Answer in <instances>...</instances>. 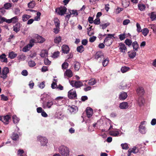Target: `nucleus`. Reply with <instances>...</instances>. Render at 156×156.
Masks as SVG:
<instances>
[{
    "mask_svg": "<svg viewBox=\"0 0 156 156\" xmlns=\"http://www.w3.org/2000/svg\"><path fill=\"white\" fill-rule=\"evenodd\" d=\"M58 151L62 156L69 155L70 151L69 148L64 145H62L59 147Z\"/></svg>",
    "mask_w": 156,
    "mask_h": 156,
    "instance_id": "obj_1",
    "label": "nucleus"
},
{
    "mask_svg": "<svg viewBox=\"0 0 156 156\" xmlns=\"http://www.w3.org/2000/svg\"><path fill=\"white\" fill-rule=\"evenodd\" d=\"M114 34H108L107 36L105 39L104 43L107 46H109L112 42L113 37H114Z\"/></svg>",
    "mask_w": 156,
    "mask_h": 156,
    "instance_id": "obj_2",
    "label": "nucleus"
},
{
    "mask_svg": "<svg viewBox=\"0 0 156 156\" xmlns=\"http://www.w3.org/2000/svg\"><path fill=\"white\" fill-rule=\"evenodd\" d=\"M34 39H32L30 40L29 44L25 46L23 49V51L26 52L29 51L30 48L34 45V43L35 42Z\"/></svg>",
    "mask_w": 156,
    "mask_h": 156,
    "instance_id": "obj_3",
    "label": "nucleus"
},
{
    "mask_svg": "<svg viewBox=\"0 0 156 156\" xmlns=\"http://www.w3.org/2000/svg\"><path fill=\"white\" fill-rule=\"evenodd\" d=\"M67 9L64 6H61L58 9H56V12L61 16L64 15L66 12Z\"/></svg>",
    "mask_w": 156,
    "mask_h": 156,
    "instance_id": "obj_4",
    "label": "nucleus"
},
{
    "mask_svg": "<svg viewBox=\"0 0 156 156\" xmlns=\"http://www.w3.org/2000/svg\"><path fill=\"white\" fill-rule=\"evenodd\" d=\"M68 96L70 99H75L77 96L75 89H73L70 90L68 92Z\"/></svg>",
    "mask_w": 156,
    "mask_h": 156,
    "instance_id": "obj_5",
    "label": "nucleus"
},
{
    "mask_svg": "<svg viewBox=\"0 0 156 156\" xmlns=\"http://www.w3.org/2000/svg\"><path fill=\"white\" fill-rule=\"evenodd\" d=\"M37 140L40 142L41 145L42 146H45L48 143V140L46 138L42 136H38Z\"/></svg>",
    "mask_w": 156,
    "mask_h": 156,
    "instance_id": "obj_6",
    "label": "nucleus"
},
{
    "mask_svg": "<svg viewBox=\"0 0 156 156\" xmlns=\"http://www.w3.org/2000/svg\"><path fill=\"white\" fill-rule=\"evenodd\" d=\"M119 47L120 51L122 53H125L127 51V48L126 46L123 43H119Z\"/></svg>",
    "mask_w": 156,
    "mask_h": 156,
    "instance_id": "obj_7",
    "label": "nucleus"
},
{
    "mask_svg": "<svg viewBox=\"0 0 156 156\" xmlns=\"http://www.w3.org/2000/svg\"><path fill=\"white\" fill-rule=\"evenodd\" d=\"M53 104V102L51 101H48L47 102H44L43 103V107L44 108H50Z\"/></svg>",
    "mask_w": 156,
    "mask_h": 156,
    "instance_id": "obj_8",
    "label": "nucleus"
},
{
    "mask_svg": "<svg viewBox=\"0 0 156 156\" xmlns=\"http://www.w3.org/2000/svg\"><path fill=\"white\" fill-rule=\"evenodd\" d=\"M36 39L37 40H34L35 41V42H38L39 43H42L45 40L41 36H39L38 35H36Z\"/></svg>",
    "mask_w": 156,
    "mask_h": 156,
    "instance_id": "obj_9",
    "label": "nucleus"
},
{
    "mask_svg": "<svg viewBox=\"0 0 156 156\" xmlns=\"http://www.w3.org/2000/svg\"><path fill=\"white\" fill-rule=\"evenodd\" d=\"M127 97V94L125 92H122L119 95V98L120 100H125Z\"/></svg>",
    "mask_w": 156,
    "mask_h": 156,
    "instance_id": "obj_10",
    "label": "nucleus"
},
{
    "mask_svg": "<svg viewBox=\"0 0 156 156\" xmlns=\"http://www.w3.org/2000/svg\"><path fill=\"white\" fill-rule=\"evenodd\" d=\"M86 112L87 116L88 118L91 117L93 114V110L92 109L89 107L87 108L86 110Z\"/></svg>",
    "mask_w": 156,
    "mask_h": 156,
    "instance_id": "obj_11",
    "label": "nucleus"
},
{
    "mask_svg": "<svg viewBox=\"0 0 156 156\" xmlns=\"http://www.w3.org/2000/svg\"><path fill=\"white\" fill-rule=\"evenodd\" d=\"M129 106L127 102H123L121 103L119 105V108L121 109H126Z\"/></svg>",
    "mask_w": 156,
    "mask_h": 156,
    "instance_id": "obj_12",
    "label": "nucleus"
},
{
    "mask_svg": "<svg viewBox=\"0 0 156 156\" xmlns=\"http://www.w3.org/2000/svg\"><path fill=\"white\" fill-rule=\"evenodd\" d=\"M62 50L64 53H68L69 50V47L66 45H63L62 47Z\"/></svg>",
    "mask_w": 156,
    "mask_h": 156,
    "instance_id": "obj_13",
    "label": "nucleus"
},
{
    "mask_svg": "<svg viewBox=\"0 0 156 156\" xmlns=\"http://www.w3.org/2000/svg\"><path fill=\"white\" fill-rule=\"evenodd\" d=\"M99 58L104 59L103 53L100 51L97 52L95 55V58L96 59H98Z\"/></svg>",
    "mask_w": 156,
    "mask_h": 156,
    "instance_id": "obj_14",
    "label": "nucleus"
},
{
    "mask_svg": "<svg viewBox=\"0 0 156 156\" xmlns=\"http://www.w3.org/2000/svg\"><path fill=\"white\" fill-rule=\"evenodd\" d=\"M73 75L72 71L69 69L67 70L64 73V76H66L68 77H71Z\"/></svg>",
    "mask_w": 156,
    "mask_h": 156,
    "instance_id": "obj_15",
    "label": "nucleus"
},
{
    "mask_svg": "<svg viewBox=\"0 0 156 156\" xmlns=\"http://www.w3.org/2000/svg\"><path fill=\"white\" fill-rule=\"evenodd\" d=\"M137 102L139 106H141L144 105L145 101L144 98L140 96Z\"/></svg>",
    "mask_w": 156,
    "mask_h": 156,
    "instance_id": "obj_16",
    "label": "nucleus"
},
{
    "mask_svg": "<svg viewBox=\"0 0 156 156\" xmlns=\"http://www.w3.org/2000/svg\"><path fill=\"white\" fill-rule=\"evenodd\" d=\"M137 94L140 96H142L143 95L144 93V89L142 87H139L136 90Z\"/></svg>",
    "mask_w": 156,
    "mask_h": 156,
    "instance_id": "obj_17",
    "label": "nucleus"
},
{
    "mask_svg": "<svg viewBox=\"0 0 156 156\" xmlns=\"http://www.w3.org/2000/svg\"><path fill=\"white\" fill-rule=\"evenodd\" d=\"M0 59L1 61L2 62L7 63L8 62L7 59L6 58V55L5 54H2L0 55Z\"/></svg>",
    "mask_w": 156,
    "mask_h": 156,
    "instance_id": "obj_18",
    "label": "nucleus"
},
{
    "mask_svg": "<svg viewBox=\"0 0 156 156\" xmlns=\"http://www.w3.org/2000/svg\"><path fill=\"white\" fill-rule=\"evenodd\" d=\"M10 117L9 115H7L3 117V119L2 120L3 122L5 124H7L8 123L9 120L10 119Z\"/></svg>",
    "mask_w": 156,
    "mask_h": 156,
    "instance_id": "obj_19",
    "label": "nucleus"
},
{
    "mask_svg": "<svg viewBox=\"0 0 156 156\" xmlns=\"http://www.w3.org/2000/svg\"><path fill=\"white\" fill-rule=\"evenodd\" d=\"M20 23H16L15 26H13V30L16 33L18 32L20 30Z\"/></svg>",
    "mask_w": 156,
    "mask_h": 156,
    "instance_id": "obj_20",
    "label": "nucleus"
},
{
    "mask_svg": "<svg viewBox=\"0 0 156 156\" xmlns=\"http://www.w3.org/2000/svg\"><path fill=\"white\" fill-rule=\"evenodd\" d=\"M48 52L46 50H42L40 54V56L42 58H46L47 57Z\"/></svg>",
    "mask_w": 156,
    "mask_h": 156,
    "instance_id": "obj_21",
    "label": "nucleus"
},
{
    "mask_svg": "<svg viewBox=\"0 0 156 156\" xmlns=\"http://www.w3.org/2000/svg\"><path fill=\"white\" fill-rule=\"evenodd\" d=\"M80 63L77 62H74V67L76 71H78L80 69Z\"/></svg>",
    "mask_w": 156,
    "mask_h": 156,
    "instance_id": "obj_22",
    "label": "nucleus"
},
{
    "mask_svg": "<svg viewBox=\"0 0 156 156\" xmlns=\"http://www.w3.org/2000/svg\"><path fill=\"white\" fill-rule=\"evenodd\" d=\"M140 132L142 134L146 133V129L145 127L142 125H140L139 127Z\"/></svg>",
    "mask_w": 156,
    "mask_h": 156,
    "instance_id": "obj_23",
    "label": "nucleus"
},
{
    "mask_svg": "<svg viewBox=\"0 0 156 156\" xmlns=\"http://www.w3.org/2000/svg\"><path fill=\"white\" fill-rule=\"evenodd\" d=\"M83 85V83L80 81H75V87L78 88Z\"/></svg>",
    "mask_w": 156,
    "mask_h": 156,
    "instance_id": "obj_24",
    "label": "nucleus"
},
{
    "mask_svg": "<svg viewBox=\"0 0 156 156\" xmlns=\"http://www.w3.org/2000/svg\"><path fill=\"white\" fill-rule=\"evenodd\" d=\"M62 38L59 36L56 37L54 39V42L56 44H59L61 41Z\"/></svg>",
    "mask_w": 156,
    "mask_h": 156,
    "instance_id": "obj_25",
    "label": "nucleus"
},
{
    "mask_svg": "<svg viewBox=\"0 0 156 156\" xmlns=\"http://www.w3.org/2000/svg\"><path fill=\"white\" fill-rule=\"evenodd\" d=\"M132 46L134 50V51H137L139 47V45L137 42L136 41L134 42L132 44Z\"/></svg>",
    "mask_w": 156,
    "mask_h": 156,
    "instance_id": "obj_26",
    "label": "nucleus"
},
{
    "mask_svg": "<svg viewBox=\"0 0 156 156\" xmlns=\"http://www.w3.org/2000/svg\"><path fill=\"white\" fill-rule=\"evenodd\" d=\"M129 57L131 58H134L136 55V52L134 51H130L128 52Z\"/></svg>",
    "mask_w": 156,
    "mask_h": 156,
    "instance_id": "obj_27",
    "label": "nucleus"
},
{
    "mask_svg": "<svg viewBox=\"0 0 156 156\" xmlns=\"http://www.w3.org/2000/svg\"><path fill=\"white\" fill-rule=\"evenodd\" d=\"M76 107L75 106H69L68 110L71 112H73L76 111Z\"/></svg>",
    "mask_w": 156,
    "mask_h": 156,
    "instance_id": "obj_28",
    "label": "nucleus"
},
{
    "mask_svg": "<svg viewBox=\"0 0 156 156\" xmlns=\"http://www.w3.org/2000/svg\"><path fill=\"white\" fill-rule=\"evenodd\" d=\"M11 137L14 140H17L19 138V136L16 133H13Z\"/></svg>",
    "mask_w": 156,
    "mask_h": 156,
    "instance_id": "obj_29",
    "label": "nucleus"
},
{
    "mask_svg": "<svg viewBox=\"0 0 156 156\" xmlns=\"http://www.w3.org/2000/svg\"><path fill=\"white\" fill-rule=\"evenodd\" d=\"M17 56L16 54L13 51H12L9 53V57L11 59H13Z\"/></svg>",
    "mask_w": 156,
    "mask_h": 156,
    "instance_id": "obj_30",
    "label": "nucleus"
},
{
    "mask_svg": "<svg viewBox=\"0 0 156 156\" xmlns=\"http://www.w3.org/2000/svg\"><path fill=\"white\" fill-rule=\"evenodd\" d=\"M150 18L152 21L156 20V12H153L151 13Z\"/></svg>",
    "mask_w": 156,
    "mask_h": 156,
    "instance_id": "obj_31",
    "label": "nucleus"
},
{
    "mask_svg": "<svg viewBox=\"0 0 156 156\" xmlns=\"http://www.w3.org/2000/svg\"><path fill=\"white\" fill-rule=\"evenodd\" d=\"M31 17V16L27 15H24L22 16V20L25 22L27 21L28 19Z\"/></svg>",
    "mask_w": 156,
    "mask_h": 156,
    "instance_id": "obj_32",
    "label": "nucleus"
},
{
    "mask_svg": "<svg viewBox=\"0 0 156 156\" xmlns=\"http://www.w3.org/2000/svg\"><path fill=\"white\" fill-rule=\"evenodd\" d=\"M138 6L139 9H140L141 11H144L146 7L145 5L142 4H139L138 5Z\"/></svg>",
    "mask_w": 156,
    "mask_h": 156,
    "instance_id": "obj_33",
    "label": "nucleus"
},
{
    "mask_svg": "<svg viewBox=\"0 0 156 156\" xmlns=\"http://www.w3.org/2000/svg\"><path fill=\"white\" fill-rule=\"evenodd\" d=\"M143 35L144 36H146L149 33V30L148 29L145 28L143 30H141V31Z\"/></svg>",
    "mask_w": 156,
    "mask_h": 156,
    "instance_id": "obj_34",
    "label": "nucleus"
},
{
    "mask_svg": "<svg viewBox=\"0 0 156 156\" xmlns=\"http://www.w3.org/2000/svg\"><path fill=\"white\" fill-rule=\"evenodd\" d=\"M76 50L78 52L82 53L84 50L83 47L82 45L78 46Z\"/></svg>",
    "mask_w": 156,
    "mask_h": 156,
    "instance_id": "obj_35",
    "label": "nucleus"
},
{
    "mask_svg": "<svg viewBox=\"0 0 156 156\" xmlns=\"http://www.w3.org/2000/svg\"><path fill=\"white\" fill-rule=\"evenodd\" d=\"M12 118L13 122L15 124L17 123L20 120V119L17 118L16 115H13Z\"/></svg>",
    "mask_w": 156,
    "mask_h": 156,
    "instance_id": "obj_36",
    "label": "nucleus"
},
{
    "mask_svg": "<svg viewBox=\"0 0 156 156\" xmlns=\"http://www.w3.org/2000/svg\"><path fill=\"white\" fill-rule=\"evenodd\" d=\"M96 83V81L94 78H91L90 79L88 82V84L91 86L94 85Z\"/></svg>",
    "mask_w": 156,
    "mask_h": 156,
    "instance_id": "obj_37",
    "label": "nucleus"
},
{
    "mask_svg": "<svg viewBox=\"0 0 156 156\" xmlns=\"http://www.w3.org/2000/svg\"><path fill=\"white\" fill-rule=\"evenodd\" d=\"M35 5V3L34 2L32 1L28 4V6L29 8H33Z\"/></svg>",
    "mask_w": 156,
    "mask_h": 156,
    "instance_id": "obj_38",
    "label": "nucleus"
},
{
    "mask_svg": "<svg viewBox=\"0 0 156 156\" xmlns=\"http://www.w3.org/2000/svg\"><path fill=\"white\" fill-rule=\"evenodd\" d=\"M18 156H26L24 154V151L23 150L20 149L18 151Z\"/></svg>",
    "mask_w": 156,
    "mask_h": 156,
    "instance_id": "obj_39",
    "label": "nucleus"
},
{
    "mask_svg": "<svg viewBox=\"0 0 156 156\" xmlns=\"http://www.w3.org/2000/svg\"><path fill=\"white\" fill-rule=\"evenodd\" d=\"M132 153L134 154H136L139 151L138 148L136 147H134L133 148H131Z\"/></svg>",
    "mask_w": 156,
    "mask_h": 156,
    "instance_id": "obj_40",
    "label": "nucleus"
},
{
    "mask_svg": "<svg viewBox=\"0 0 156 156\" xmlns=\"http://www.w3.org/2000/svg\"><path fill=\"white\" fill-rule=\"evenodd\" d=\"M121 146L123 149L127 150L129 148L128 145L127 143L122 144Z\"/></svg>",
    "mask_w": 156,
    "mask_h": 156,
    "instance_id": "obj_41",
    "label": "nucleus"
},
{
    "mask_svg": "<svg viewBox=\"0 0 156 156\" xmlns=\"http://www.w3.org/2000/svg\"><path fill=\"white\" fill-rule=\"evenodd\" d=\"M28 65L30 67H33L36 65V63L34 61L30 60L28 62Z\"/></svg>",
    "mask_w": 156,
    "mask_h": 156,
    "instance_id": "obj_42",
    "label": "nucleus"
},
{
    "mask_svg": "<svg viewBox=\"0 0 156 156\" xmlns=\"http://www.w3.org/2000/svg\"><path fill=\"white\" fill-rule=\"evenodd\" d=\"M12 6V4L11 3H8L4 5V7L5 9H8L10 8Z\"/></svg>",
    "mask_w": 156,
    "mask_h": 156,
    "instance_id": "obj_43",
    "label": "nucleus"
},
{
    "mask_svg": "<svg viewBox=\"0 0 156 156\" xmlns=\"http://www.w3.org/2000/svg\"><path fill=\"white\" fill-rule=\"evenodd\" d=\"M37 16L34 18V20L36 21H38L40 19V16L41 15V13L40 12H38L37 13Z\"/></svg>",
    "mask_w": 156,
    "mask_h": 156,
    "instance_id": "obj_44",
    "label": "nucleus"
},
{
    "mask_svg": "<svg viewBox=\"0 0 156 156\" xmlns=\"http://www.w3.org/2000/svg\"><path fill=\"white\" fill-rule=\"evenodd\" d=\"M125 43L126 45L129 46L131 45L132 41L131 40L129 39H126L125 41Z\"/></svg>",
    "mask_w": 156,
    "mask_h": 156,
    "instance_id": "obj_45",
    "label": "nucleus"
},
{
    "mask_svg": "<svg viewBox=\"0 0 156 156\" xmlns=\"http://www.w3.org/2000/svg\"><path fill=\"white\" fill-rule=\"evenodd\" d=\"M129 69L128 67L126 66L122 67L121 68V71L122 73H124L127 72Z\"/></svg>",
    "mask_w": 156,
    "mask_h": 156,
    "instance_id": "obj_46",
    "label": "nucleus"
},
{
    "mask_svg": "<svg viewBox=\"0 0 156 156\" xmlns=\"http://www.w3.org/2000/svg\"><path fill=\"white\" fill-rule=\"evenodd\" d=\"M103 59L104 60L102 62V65L104 66H105L107 65L108 62V59L106 58L105 59L104 58Z\"/></svg>",
    "mask_w": 156,
    "mask_h": 156,
    "instance_id": "obj_47",
    "label": "nucleus"
},
{
    "mask_svg": "<svg viewBox=\"0 0 156 156\" xmlns=\"http://www.w3.org/2000/svg\"><path fill=\"white\" fill-rule=\"evenodd\" d=\"M68 63L67 62H64L62 64V69H66L68 68Z\"/></svg>",
    "mask_w": 156,
    "mask_h": 156,
    "instance_id": "obj_48",
    "label": "nucleus"
},
{
    "mask_svg": "<svg viewBox=\"0 0 156 156\" xmlns=\"http://www.w3.org/2000/svg\"><path fill=\"white\" fill-rule=\"evenodd\" d=\"M9 68L7 67H4L2 70V72L5 73L7 74L9 73Z\"/></svg>",
    "mask_w": 156,
    "mask_h": 156,
    "instance_id": "obj_49",
    "label": "nucleus"
},
{
    "mask_svg": "<svg viewBox=\"0 0 156 156\" xmlns=\"http://www.w3.org/2000/svg\"><path fill=\"white\" fill-rule=\"evenodd\" d=\"M55 27H59L60 23H59V20L58 19H56L55 20Z\"/></svg>",
    "mask_w": 156,
    "mask_h": 156,
    "instance_id": "obj_50",
    "label": "nucleus"
},
{
    "mask_svg": "<svg viewBox=\"0 0 156 156\" xmlns=\"http://www.w3.org/2000/svg\"><path fill=\"white\" fill-rule=\"evenodd\" d=\"M119 133L117 131H112L110 132V134L111 135L114 136H117L119 134Z\"/></svg>",
    "mask_w": 156,
    "mask_h": 156,
    "instance_id": "obj_51",
    "label": "nucleus"
},
{
    "mask_svg": "<svg viewBox=\"0 0 156 156\" xmlns=\"http://www.w3.org/2000/svg\"><path fill=\"white\" fill-rule=\"evenodd\" d=\"M136 26L137 27V31L138 32H140L141 31V28L140 24L138 23H136Z\"/></svg>",
    "mask_w": 156,
    "mask_h": 156,
    "instance_id": "obj_52",
    "label": "nucleus"
},
{
    "mask_svg": "<svg viewBox=\"0 0 156 156\" xmlns=\"http://www.w3.org/2000/svg\"><path fill=\"white\" fill-rule=\"evenodd\" d=\"M125 34H121L119 35V37L120 40L121 41H122L124 40L125 38Z\"/></svg>",
    "mask_w": 156,
    "mask_h": 156,
    "instance_id": "obj_53",
    "label": "nucleus"
},
{
    "mask_svg": "<svg viewBox=\"0 0 156 156\" xmlns=\"http://www.w3.org/2000/svg\"><path fill=\"white\" fill-rule=\"evenodd\" d=\"M18 21V18L17 16H15L12 17V23H15L17 22Z\"/></svg>",
    "mask_w": 156,
    "mask_h": 156,
    "instance_id": "obj_54",
    "label": "nucleus"
},
{
    "mask_svg": "<svg viewBox=\"0 0 156 156\" xmlns=\"http://www.w3.org/2000/svg\"><path fill=\"white\" fill-rule=\"evenodd\" d=\"M59 54V52L58 51L55 52L52 56V57L53 58H56L58 56Z\"/></svg>",
    "mask_w": 156,
    "mask_h": 156,
    "instance_id": "obj_55",
    "label": "nucleus"
},
{
    "mask_svg": "<svg viewBox=\"0 0 156 156\" xmlns=\"http://www.w3.org/2000/svg\"><path fill=\"white\" fill-rule=\"evenodd\" d=\"M45 82L44 81L42 82L38 85L39 87L41 89L45 87Z\"/></svg>",
    "mask_w": 156,
    "mask_h": 156,
    "instance_id": "obj_56",
    "label": "nucleus"
},
{
    "mask_svg": "<svg viewBox=\"0 0 156 156\" xmlns=\"http://www.w3.org/2000/svg\"><path fill=\"white\" fill-rule=\"evenodd\" d=\"M1 77L3 79H5L7 77V74L2 72L1 73Z\"/></svg>",
    "mask_w": 156,
    "mask_h": 156,
    "instance_id": "obj_57",
    "label": "nucleus"
},
{
    "mask_svg": "<svg viewBox=\"0 0 156 156\" xmlns=\"http://www.w3.org/2000/svg\"><path fill=\"white\" fill-rule=\"evenodd\" d=\"M96 37L94 36H93L89 38V41L90 42H94L96 39Z\"/></svg>",
    "mask_w": 156,
    "mask_h": 156,
    "instance_id": "obj_58",
    "label": "nucleus"
},
{
    "mask_svg": "<svg viewBox=\"0 0 156 156\" xmlns=\"http://www.w3.org/2000/svg\"><path fill=\"white\" fill-rule=\"evenodd\" d=\"M130 22V21L129 19L125 20L123 22V24L124 25H127Z\"/></svg>",
    "mask_w": 156,
    "mask_h": 156,
    "instance_id": "obj_59",
    "label": "nucleus"
},
{
    "mask_svg": "<svg viewBox=\"0 0 156 156\" xmlns=\"http://www.w3.org/2000/svg\"><path fill=\"white\" fill-rule=\"evenodd\" d=\"M100 23V20L98 18H97L94 21V23L95 24H98Z\"/></svg>",
    "mask_w": 156,
    "mask_h": 156,
    "instance_id": "obj_60",
    "label": "nucleus"
},
{
    "mask_svg": "<svg viewBox=\"0 0 156 156\" xmlns=\"http://www.w3.org/2000/svg\"><path fill=\"white\" fill-rule=\"evenodd\" d=\"M51 62L49 60L48 58H45L44 60V63L46 65H49L50 64Z\"/></svg>",
    "mask_w": 156,
    "mask_h": 156,
    "instance_id": "obj_61",
    "label": "nucleus"
},
{
    "mask_svg": "<svg viewBox=\"0 0 156 156\" xmlns=\"http://www.w3.org/2000/svg\"><path fill=\"white\" fill-rule=\"evenodd\" d=\"M59 27H55V28H54L53 29L54 32L55 34H57L58 33L59 31Z\"/></svg>",
    "mask_w": 156,
    "mask_h": 156,
    "instance_id": "obj_62",
    "label": "nucleus"
},
{
    "mask_svg": "<svg viewBox=\"0 0 156 156\" xmlns=\"http://www.w3.org/2000/svg\"><path fill=\"white\" fill-rule=\"evenodd\" d=\"M109 25V23H106L101 24V26L102 27V29H105Z\"/></svg>",
    "mask_w": 156,
    "mask_h": 156,
    "instance_id": "obj_63",
    "label": "nucleus"
},
{
    "mask_svg": "<svg viewBox=\"0 0 156 156\" xmlns=\"http://www.w3.org/2000/svg\"><path fill=\"white\" fill-rule=\"evenodd\" d=\"M14 13L16 15H19L20 13V9L18 8H16L14 10Z\"/></svg>",
    "mask_w": 156,
    "mask_h": 156,
    "instance_id": "obj_64",
    "label": "nucleus"
}]
</instances>
